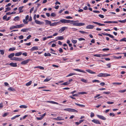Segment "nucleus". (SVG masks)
Segmentation results:
<instances>
[{
    "instance_id": "1",
    "label": "nucleus",
    "mask_w": 126,
    "mask_h": 126,
    "mask_svg": "<svg viewBox=\"0 0 126 126\" xmlns=\"http://www.w3.org/2000/svg\"><path fill=\"white\" fill-rule=\"evenodd\" d=\"M111 75L106 73H100L98 74L97 76L98 77H105L109 76H110Z\"/></svg>"
},
{
    "instance_id": "2",
    "label": "nucleus",
    "mask_w": 126,
    "mask_h": 126,
    "mask_svg": "<svg viewBox=\"0 0 126 126\" xmlns=\"http://www.w3.org/2000/svg\"><path fill=\"white\" fill-rule=\"evenodd\" d=\"M60 22H61L62 23H70L71 24L72 23L70 22V20H66L65 19H61L59 21Z\"/></svg>"
},
{
    "instance_id": "3",
    "label": "nucleus",
    "mask_w": 126,
    "mask_h": 126,
    "mask_svg": "<svg viewBox=\"0 0 126 126\" xmlns=\"http://www.w3.org/2000/svg\"><path fill=\"white\" fill-rule=\"evenodd\" d=\"M73 25L77 26H84L85 24L84 23H72Z\"/></svg>"
},
{
    "instance_id": "4",
    "label": "nucleus",
    "mask_w": 126,
    "mask_h": 126,
    "mask_svg": "<svg viewBox=\"0 0 126 126\" xmlns=\"http://www.w3.org/2000/svg\"><path fill=\"white\" fill-rule=\"evenodd\" d=\"M10 59L13 60H15L17 61H21L24 60V59L22 58H19L16 57H14Z\"/></svg>"
},
{
    "instance_id": "5",
    "label": "nucleus",
    "mask_w": 126,
    "mask_h": 126,
    "mask_svg": "<svg viewBox=\"0 0 126 126\" xmlns=\"http://www.w3.org/2000/svg\"><path fill=\"white\" fill-rule=\"evenodd\" d=\"M97 116L99 119L102 120H106V118L104 117L103 116L101 115H97Z\"/></svg>"
},
{
    "instance_id": "6",
    "label": "nucleus",
    "mask_w": 126,
    "mask_h": 126,
    "mask_svg": "<svg viewBox=\"0 0 126 126\" xmlns=\"http://www.w3.org/2000/svg\"><path fill=\"white\" fill-rule=\"evenodd\" d=\"M67 28L66 27H62L61 29H60L59 32L60 33H62L63 31H64L66 29H67Z\"/></svg>"
},
{
    "instance_id": "7",
    "label": "nucleus",
    "mask_w": 126,
    "mask_h": 126,
    "mask_svg": "<svg viewBox=\"0 0 126 126\" xmlns=\"http://www.w3.org/2000/svg\"><path fill=\"white\" fill-rule=\"evenodd\" d=\"M30 60V59H28L26 60H25L22 62L21 63V64L25 65L27 63L29 62Z\"/></svg>"
},
{
    "instance_id": "8",
    "label": "nucleus",
    "mask_w": 126,
    "mask_h": 126,
    "mask_svg": "<svg viewBox=\"0 0 126 126\" xmlns=\"http://www.w3.org/2000/svg\"><path fill=\"white\" fill-rule=\"evenodd\" d=\"M34 22L36 24L39 25H43L44 24V22L40 21L37 20H35Z\"/></svg>"
},
{
    "instance_id": "9",
    "label": "nucleus",
    "mask_w": 126,
    "mask_h": 126,
    "mask_svg": "<svg viewBox=\"0 0 126 126\" xmlns=\"http://www.w3.org/2000/svg\"><path fill=\"white\" fill-rule=\"evenodd\" d=\"M58 24H60V22L59 21H58L57 22H55L54 23H51L50 25V26L53 27L55 26H56Z\"/></svg>"
},
{
    "instance_id": "10",
    "label": "nucleus",
    "mask_w": 126,
    "mask_h": 126,
    "mask_svg": "<svg viewBox=\"0 0 126 126\" xmlns=\"http://www.w3.org/2000/svg\"><path fill=\"white\" fill-rule=\"evenodd\" d=\"M92 121L96 124H101L100 122L99 121L97 120L93 119L92 120Z\"/></svg>"
},
{
    "instance_id": "11",
    "label": "nucleus",
    "mask_w": 126,
    "mask_h": 126,
    "mask_svg": "<svg viewBox=\"0 0 126 126\" xmlns=\"http://www.w3.org/2000/svg\"><path fill=\"white\" fill-rule=\"evenodd\" d=\"M23 8H24L23 6L20 7L18 8V9L19 11V13H22L23 12V10H22V9Z\"/></svg>"
},
{
    "instance_id": "12",
    "label": "nucleus",
    "mask_w": 126,
    "mask_h": 126,
    "mask_svg": "<svg viewBox=\"0 0 126 126\" xmlns=\"http://www.w3.org/2000/svg\"><path fill=\"white\" fill-rule=\"evenodd\" d=\"M9 64L11 66L13 67H16L17 66V63H10Z\"/></svg>"
},
{
    "instance_id": "13",
    "label": "nucleus",
    "mask_w": 126,
    "mask_h": 126,
    "mask_svg": "<svg viewBox=\"0 0 126 126\" xmlns=\"http://www.w3.org/2000/svg\"><path fill=\"white\" fill-rule=\"evenodd\" d=\"M94 26L91 25H88L86 27V28L87 29H93Z\"/></svg>"
},
{
    "instance_id": "14",
    "label": "nucleus",
    "mask_w": 126,
    "mask_h": 126,
    "mask_svg": "<svg viewBox=\"0 0 126 126\" xmlns=\"http://www.w3.org/2000/svg\"><path fill=\"white\" fill-rule=\"evenodd\" d=\"M38 49V47L37 46H34L32 47L30 49L31 51H33L35 50Z\"/></svg>"
},
{
    "instance_id": "15",
    "label": "nucleus",
    "mask_w": 126,
    "mask_h": 126,
    "mask_svg": "<svg viewBox=\"0 0 126 126\" xmlns=\"http://www.w3.org/2000/svg\"><path fill=\"white\" fill-rule=\"evenodd\" d=\"M61 118V117L59 116L57 117V118H53V119L56 120H58L59 121H61L62 120H64L63 119L60 118Z\"/></svg>"
},
{
    "instance_id": "16",
    "label": "nucleus",
    "mask_w": 126,
    "mask_h": 126,
    "mask_svg": "<svg viewBox=\"0 0 126 126\" xmlns=\"http://www.w3.org/2000/svg\"><path fill=\"white\" fill-rule=\"evenodd\" d=\"M74 70L75 71L79 72H82L84 73H85V72L83 70L80 69H74Z\"/></svg>"
},
{
    "instance_id": "17",
    "label": "nucleus",
    "mask_w": 126,
    "mask_h": 126,
    "mask_svg": "<svg viewBox=\"0 0 126 126\" xmlns=\"http://www.w3.org/2000/svg\"><path fill=\"white\" fill-rule=\"evenodd\" d=\"M92 22H93L94 23L96 24L97 25H98L100 26H104V25H105V24H101V23H99L93 21Z\"/></svg>"
},
{
    "instance_id": "18",
    "label": "nucleus",
    "mask_w": 126,
    "mask_h": 126,
    "mask_svg": "<svg viewBox=\"0 0 126 126\" xmlns=\"http://www.w3.org/2000/svg\"><path fill=\"white\" fill-rule=\"evenodd\" d=\"M47 102H48L50 103L53 104H58V103L54 101H46Z\"/></svg>"
},
{
    "instance_id": "19",
    "label": "nucleus",
    "mask_w": 126,
    "mask_h": 126,
    "mask_svg": "<svg viewBox=\"0 0 126 126\" xmlns=\"http://www.w3.org/2000/svg\"><path fill=\"white\" fill-rule=\"evenodd\" d=\"M86 71L87 72L92 74H94L96 73L95 72H93L90 69L86 70Z\"/></svg>"
},
{
    "instance_id": "20",
    "label": "nucleus",
    "mask_w": 126,
    "mask_h": 126,
    "mask_svg": "<svg viewBox=\"0 0 126 126\" xmlns=\"http://www.w3.org/2000/svg\"><path fill=\"white\" fill-rule=\"evenodd\" d=\"M22 54V52H20L16 53L15 55V56H18L21 55Z\"/></svg>"
},
{
    "instance_id": "21",
    "label": "nucleus",
    "mask_w": 126,
    "mask_h": 126,
    "mask_svg": "<svg viewBox=\"0 0 126 126\" xmlns=\"http://www.w3.org/2000/svg\"><path fill=\"white\" fill-rule=\"evenodd\" d=\"M45 21L46 22V24L49 25L50 26V25L51 24V22L50 21L46 20H45Z\"/></svg>"
},
{
    "instance_id": "22",
    "label": "nucleus",
    "mask_w": 126,
    "mask_h": 126,
    "mask_svg": "<svg viewBox=\"0 0 126 126\" xmlns=\"http://www.w3.org/2000/svg\"><path fill=\"white\" fill-rule=\"evenodd\" d=\"M105 35H106V36H109V37H110V38H113L114 37L113 36V35H111L109 33H105Z\"/></svg>"
},
{
    "instance_id": "23",
    "label": "nucleus",
    "mask_w": 126,
    "mask_h": 126,
    "mask_svg": "<svg viewBox=\"0 0 126 126\" xmlns=\"http://www.w3.org/2000/svg\"><path fill=\"white\" fill-rule=\"evenodd\" d=\"M64 39V37L63 36H59L57 37V39L58 40H63Z\"/></svg>"
},
{
    "instance_id": "24",
    "label": "nucleus",
    "mask_w": 126,
    "mask_h": 126,
    "mask_svg": "<svg viewBox=\"0 0 126 126\" xmlns=\"http://www.w3.org/2000/svg\"><path fill=\"white\" fill-rule=\"evenodd\" d=\"M15 55V54L14 53H12L10 54L8 56V57L9 58H10L11 59L12 58V57H13L14 55Z\"/></svg>"
},
{
    "instance_id": "25",
    "label": "nucleus",
    "mask_w": 126,
    "mask_h": 126,
    "mask_svg": "<svg viewBox=\"0 0 126 126\" xmlns=\"http://www.w3.org/2000/svg\"><path fill=\"white\" fill-rule=\"evenodd\" d=\"M24 25L23 24H21L20 25H17V28H20L24 26Z\"/></svg>"
},
{
    "instance_id": "26",
    "label": "nucleus",
    "mask_w": 126,
    "mask_h": 126,
    "mask_svg": "<svg viewBox=\"0 0 126 126\" xmlns=\"http://www.w3.org/2000/svg\"><path fill=\"white\" fill-rule=\"evenodd\" d=\"M93 56L95 57H102V54H94Z\"/></svg>"
},
{
    "instance_id": "27",
    "label": "nucleus",
    "mask_w": 126,
    "mask_h": 126,
    "mask_svg": "<svg viewBox=\"0 0 126 126\" xmlns=\"http://www.w3.org/2000/svg\"><path fill=\"white\" fill-rule=\"evenodd\" d=\"M75 104L76 105H77V106H80V107H82V108L84 107H85V105H81V104H78L77 103H75Z\"/></svg>"
},
{
    "instance_id": "28",
    "label": "nucleus",
    "mask_w": 126,
    "mask_h": 126,
    "mask_svg": "<svg viewBox=\"0 0 126 126\" xmlns=\"http://www.w3.org/2000/svg\"><path fill=\"white\" fill-rule=\"evenodd\" d=\"M100 94H97L94 97V98H96L97 97V99H99L100 98H102V96H99Z\"/></svg>"
},
{
    "instance_id": "29",
    "label": "nucleus",
    "mask_w": 126,
    "mask_h": 126,
    "mask_svg": "<svg viewBox=\"0 0 126 126\" xmlns=\"http://www.w3.org/2000/svg\"><path fill=\"white\" fill-rule=\"evenodd\" d=\"M19 107L20 108H24L25 109L27 108L28 107L27 106L25 105H20Z\"/></svg>"
},
{
    "instance_id": "30",
    "label": "nucleus",
    "mask_w": 126,
    "mask_h": 126,
    "mask_svg": "<svg viewBox=\"0 0 126 126\" xmlns=\"http://www.w3.org/2000/svg\"><path fill=\"white\" fill-rule=\"evenodd\" d=\"M70 111L73 112H78V111L77 110H76L74 109H72L70 108Z\"/></svg>"
},
{
    "instance_id": "31",
    "label": "nucleus",
    "mask_w": 126,
    "mask_h": 126,
    "mask_svg": "<svg viewBox=\"0 0 126 126\" xmlns=\"http://www.w3.org/2000/svg\"><path fill=\"white\" fill-rule=\"evenodd\" d=\"M20 116V115H17L14 116V117L11 118V119L12 120L15 119L16 118Z\"/></svg>"
},
{
    "instance_id": "32",
    "label": "nucleus",
    "mask_w": 126,
    "mask_h": 126,
    "mask_svg": "<svg viewBox=\"0 0 126 126\" xmlns=\"http://www.w3.org/2000/svg\"><path fill=\"white\" fill-rule=\"evenodd\" d=\"M19 20V17L18 16H17L15 17L14 19L15 21H18Z\"/></svg>"
},
{
    "instance_id": "33",
    "label": "nucleus",
    "mask_w": 126,
    "mask_h": 126,
    "mask_svg": "<svg viewBox=\"0 0 126 126\" xmlns=\"http://www.w3.org/2000/svg\"><path fill=\"white\" fill-rule=\"evenodd\" d=\"M16 49V48L15 47H13L10 48L9 49V51H13L14 50Z\"/></svg>"
},
{
    "instance_id": "34",
    "label": "nucleus",
    "mask_w": 126,
    "mask_h": 126,
    "mask_svg": "<svg viewBox=\"0 0 126 126\" xmlns=\"http://www.w3.org/2000/svg\"><path fill=\"white\" fill-rule=\"evenodd\" d=\"M32 83V81H30L27 83H26V85L27 86H28L30 85Z\"/></svg>"
},
{
    "instance_id": "35",
    "label": "nucleus",
    "mask_w": 126,
    "mask_h": 126,
    "mask_svg": "<svg viewBox=\"0 0 126 126\" xmlns=\"http://www.w3.org/2000/svg\"><path fill=\"white\" fill-rule=\"evenodd\" d=\"M17 28V25L14 26H12L10 28V30H13L15 28Z\"/></svg>"
},
{
    "instance_id": "36",
    "label": "nucleus",
    "mask_w": 126,
    "mask_h": 126,
    "mask_svg": "<svg viewBox=\"0 0 126 126\" xmlns=\"http://www.w3.org/2000/svg\"><path fill=\"white\" fill-rule=\"evenodd\" d=\"M8 90L12 91H15V89L11 87H10L8 88Z\"/></svg>"
},
{
    "instance_id": "37",
    "label": "nucleus",
    "mask_w": 126,
    "mask_h": 126,
    "mask_svg": "<svg viewBox=\"0 0 126 126\" xmlns=\"http://www.w3.org/2000/svg\"><path fill=\"white\" fill-rule=\"evenodd\" d=\"M118 21L122 23H124L126 22V19L124 20H118Z\"/></svg>"
},
{
    "instance_id": "38",
    "label": "nucleus",
    "mask_w": 126,
    "mask_h": 126,
    "mask_svg": "<svg viewBox=\"0 0 126 126\" xmlns=\"http://www.w3.org/2000/svg\"><path fill=\"white\" fill-rule=\"evenodd\" d=\"M44 55L45 56H51V54L49 53H44Z\"/></svg>"
},
{
    "instance_id": "39",
    "label": "nucleus",
    "mask_w": 126,
    "mask_h": 126,
    "mask_svg": "<svg viewBox=\"0 0 126 126\" xmlns=\"http://www.w3.org/2000/svg\"><path fill=\"white\" fill-rule=\"evenodd\" d=\"M80 80L81 81L87 83V80L84 79L83 78L81 79Z\"/></svg>"
},
{
    "instance_id": "40",
    "label": "nucleus",
    "mask_w": 126,
    "mask_h": 126,
    "mask_svg": "<svg viewBox=\"0 0 126 126\" xmlns=\"http://www.w3.org/2000/svg\"><path fill=\"white\" fill-rule=\"evenodd\" d=\"M76 74H75V73H70L67 76H66V77H69L70 76H71L72 75H76Z\"/></svg>"
},
{
    "instance_id": "41",
    "label": "nucleus",
    "mask_w": 126,
    "mask_h": 126,
    "mask_svg": "<svg viewBox=\"0 0 126 126\" xmlns=\"http://www.w3.org/2000/svg\"><path fill=\"white\" fill-rule=\"evenodd\" d=\"M122 57V56H120L119 57H117L115 56H114L113 57L114 58L117 59H121Z\"/></svg>"
},
{
    "instance_id": "42",
    "label": "nucleus",
    "mask_w": 126,
    "mask_h": 126,
    "mask_svg": "<svg viewBox=\"0 0 126 126\" xmlns=\"http://www.w3.org/2000/svg\"><path fill=\"white\" fill-rule=\"evenodd\" d=\"M23 22L24 23V24H27L28 23V21L25 19H24L23 20Z\"/></svg>"
},
{
    "instance_id": "43",
    "label": "nucleus",
    "mask_w": 126,
    "mask_h": 126,
    "mask_svg": "<svg viewBox=\"0 0 126 126\" xmlns=\"http://www.w3.org/2000/svg\"><path fill=\"white\" fill-rule=\"evenodd\" d=\"M126 38H122V39H121L120 41V42H122V41H125L126 42Z\"/></svg>"
},
{
    "instance_id": "44",
    "label": "nucleus",
    "mask_w": 126,
    "mask_h": 126,
    "mask_svg": "<svg viewBox=\"0 0 126 126\" xmlns=\"http://www.w3.org/2000/svg\"><path fill=\"white\" fill-rule=\"evenodd\" d=\"M96 82H97L98 83H99L100 82V81L99 80L96 79L94 80H92V82L93 83Z\"/></svg>"
},
{
    "instance_id": "45",
    "label": "nucleus",
    "mask_w": 126,
    "mask_h": 126,
    "mask_svg": "<svg viewBox=\"0 0 126 126\" xmlns=\"http://www.w3.org/2000/svg\"><path fill=\"white\" fill-rule=\"evenodd\" d=\"M71 41L74 44H75L77 43V40H74L73 39H72L71 40Z\"/></svg>"
},
{
    "instance_id": "46",
    "label": "nucleus",
    "mask_w": 126,
    "mask_h": 126,
    "mask_svg": "<svg viewBox=\"0 0 126 126\" xmlns=\"http://www.w3.org/2000/svg\"><path fill=\"white\" fill-rule=\"evenodd\" d=\"M9 114V113L8 112L5 113L3 115H2V116L3 117H4L6 116H7Z\"/></svg>"
},
{
    "instance_id": "47",
    "label": "nucleus",
    "mask_w": 126,
    "mask_h": 126,
    "mask_svg": "<svg viewBox=\"0 0 126 126\" xmlns=\"http://www.w3.org/2000/svg\"><path fill=\"white\" fill-rule=\"evenodd\" d=\"M112 84H116L118 85H120L122 84V83H119V82H113L112 83Z\"/></svg>"
},
{
    "instance_id": "48",
    "label": "nucleus",
    "mask_w": 126,
    "mask_h": 126,
    "mask_svg": "<svg viewBox=\"0 0 126 126\" xmlns=\"http://www.w3.org/2000/svg\"><path fill=\"white\" fill-rule=\"evenodd\" d=\"M79 22V21L78 20H77L76 21H73V20H70V22H72L73 23H78Z\"/></svg>"
},
{
    "instance_id": "49",
    "label": "nucleus",
    "mask_w": 126,
    "mask_h": 126,
    "mask_svg": "<svg viewBox=\"0 0 126 126\" xmlns=\"http://www.w3.org/2000/svg\"><path fill=\"white\" fill-rule=\"evenodd\" d=\"M0 53L2 55H3L4 53V51L3 50H0Z\"/></svg>"
},
{
    "instance_id": "50",
    "label": "nucleus",
    "mask_w": 126,
    "mask_h": 126,
    "mask_svg": "<svg viewBox=\"0 0 126 126\" xmlns=\"http://www.w3.org/2000/svg\"><path fill=\"white\" fill-rule=\"evenodd\" d=\"M126 91V89H125L123 90H120L119 91V92L120 93H123Z\"/></svg>"
},
{
    "instance_id": "51",
    "label": "nucleus",
    "mask_w": 126,
    "mask_h": 126,
    "mask_svg": "<svg viewBox=\"0 0 126 126\" xmlns=\"http://www.w3.org/2000/svg\"><path fill=\"white\" fill-rule=\"evenodd\" d=\"M79 32L82 34H84V33H88V32H84V31H79Z\"/></svg>"
},
{
    "instance_id": "52",
    "label": "nucleus",
    "mask_w": 126,
    "mask_h": 126,
    "mask_svg": "<svg viewBox=\"0 0 126 126\" xmlns=\"http://www.w3.org/2000/svg\"><path fill=\"white\" fill-rule=\"evenodd\" d=\"M69 84L68 82V81H67L66 82H64L63 84H62V85H67Z\"/></svg>"
},
{
    "instance_id": "53",
    "label": "nucleus",
    "mask_w": 126,
    "mask_h": 126,
    "mask_svg": "<svg viewBox=\"0 0 126 126\" xmlns=\"http://www.w3.org/2000/svg\"><path fill=\"white\" fill-rule=\"evenodd\" d=\"M56 15V14L54 13H52L51 14V16L53 17H55Z\"/></svg>"
},
{
    "instance_id": "54",
    "label": "nucleus",
    "mask_w": 126,
    "mask_h": 126,
    "mask_svg": "<svg viewBox=\"0 0 126 126\" xmlns=\"http://www.w3.org/2000/svg\"><path fill=\"white\" fill-rule=\"evenodd\" d=\"M87 93L84 92H80L79 93V94H86Z\"/></svg>"
},
{
    "instance_id": "55",
    "label": "nucleus",
    "mask_w": 126,
    "mask_h": 126,
    "mask_svg": "<svg viewBox=\"0 0 126 126\" xmlns=\"http://www.w3.org/2000/svg\"><path fill=\"white\" fill-rule=\"evenodd\" d=\"M7 15H6L3 16V17L2 18L3 19L5 20H6V19H7Z\"/></svg>"
},
{
    "instance_id": "56",
    "label": "nucleus",
    "mask_w": 126,
    "mask_h": 126,
    "mask_svg": "<svg viewBox=\"0 0 126 126\" xmlns=\"http://www.w3.org/2000/svg\"><path fill=\"white\" fill-rule=\"evenodd\" d=\"M51 79H49L48 78H47L46 79L44 80V82H47L49 81Z\"/></svg>"
},
{
    "instance_id": "57",
    "label": "nucleus",
    "mask_w": 126,
    "mask_h": 126,
    "mask_svg": "<svg viewBox=\"0 0 126 126\" xmlns=\"http://www.w3.org/2000/svg\"><path fill=\"white\" fill-rule=\"evenodd\" d=\"M94 113L92 112H91V113L90 117L92 118V117H94Z\"/></svg>"
},
{
    "instance_id": "58",
    "label": "nucleus",
    "mask_w": 126,
    "mask_h": 126,
    "mask_svg": "<svg viewBox=\"0 0 126 126\" xmlns=\"http://www.w3.org/2000/svg\"><path fill=\"white\" fill-rule=\"evenodd\" d=\"M109 50V48H105L103 49H102V50L103 51H108Z\"/></svg>"
},
{
    "instance_id": "59",
    "label": "nucleus",
    "mask_w": 126,
    "mask_h": 126,
    "mask_svg": "<svg viewBox=\"0 0 126 126\" xmlns=\"http://www.w3.org/2000/svg\"><path fill=\"white\" fill-rule=\"evenodd\" d=\"M46 115V113H45L43 114L42 115H41V117L42 119H43V118L44 117V116H45Z\"/></svg>"
},
{
    "instance_id": "60",
    "label": "nucleus",
    "mask_w": 126,
    "mask_h": 126,
    "mask_svg": "<svg viewBox=\"0 0 126 126\" xmlns=\"http://www.w3.org/2000/svg\"><path fill=\"white\" fill-rule=\"evenodd\" d=\"M23 36L22 35H21L20 36H19L18 38L20 39H23Z\"/></svg>"
},
{
    "instance_id": "61",
    "label": "nucleus",
    "mask_w": 126,
    "mask_h": 126,
    "mask_svg": "<svg viewBox=\"0 0 126 126\" xmlns=\"http://www.w3.org/2000/svg\"><path fill=\"white\" fill-rule=\"evenodd\" d=\"M103 93L109 94L110 93V92H103Z\"/></svg>"
},
{
    "instance_id": "62",
    "label": "nucleus",
    "mask_w": 126,
    "mask_h": 126,
    "mask_svg": "<svg viewBox=\"0 0 126 126\" xmlns=\"http://www.w3.org/2000/svg\"><path fill=\"white\" fill-rule=\"evenodd\" d=\"M107 103L109 104H112L114 103V102H107Z\"/></svg>"
},
{
    "instance_id": "63",
    "label": "nucleus",
    "mask_w": 126,
    "mask_h": 126,
    "mask_svg": "<svg viewBox=\"0 0 126 126\" xmlns=\"http://www.w3.org/2000/svg\"><path fill=\"white\" fill-rule=\"evenodd\" d=\"M59 51L60 52V53H61L63 52V50L61 48H60L59 50Z\"/></svg>"
},
{
    "instance_id": "64",
    "label": "nucleus",
    "mask_w": 126,
    "mask_h": 126,
    "mask_svg": "<svg viewBox=\"0 0 126 126\" xmlns=\"http://www.w3.org/2000/svg\"><path fill=\"white\" fill-rule=\"evenodd\" d=\"M107 66H108V67L109 68H110L111 67L110 63H109V64H107L106 65Z\"/></svg>"
}]
</instances>
